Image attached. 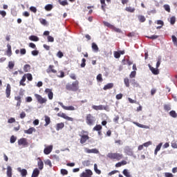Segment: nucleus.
Segmentation results:
<instances>
[{"label": "nucleus", "instance_id": "nucleus-49", "mask_svg": "<svg viewBox=\"0 0 177 177\" xmlns=\"http://www.w3.org/2000/svg\"><path fill=\"white\" fill-rule=\"evenodd\" d=\"M176 21V17H171L170 18V24H171L172 26H174V24H175Z\"/></svg>", "mask_w": 177, "mask_h": 177}, {"label": "nucleus", "instance_id": "nucleus-31", "mask_svg": "<svg viewBox=\"0 0 177 177\" xmlns=\"http://www.w3.org/2000/svg\"><path fill=\"white\" fill-rule=\"evenodd\" d=\"M7 176L12 177V167L10 166L7 167Z\"/></svg>", "mask_w": 177, "mask_h": 177}, {"label": "nucleus", "instance_id": "nucleus-63", "mask_svg": "<svg viewBox=\"0 0 177 177\" xmlns=\"http://www.w3.org/2000/svg\"><path fill=\"white\" fill-rule=\"evenodd\" d=\"M45 164L46 165H49L50 167H52V162L50 161V160H47L46 161H45Z\"/></svg>", "mask_w": 177, "mask_h": 177}, {"label": "nucleus", "instance_id": "nucleus-64", "mask_svg": "<svg viewBox=\"0 0 177 177\" xmlns=\"http://www.w3.org/2000/svg\"><path fill=\"white\" fill-rule=\"evenodd\" d=\"M165 177H174V174H172L171 173L167 172L165 174Z\"/></svg>", "mask_w": 177, "mask_h": 177}, {"label": "nucleus", "instance_id": "nucleus-13", "mask_svg": "<svg viewBox=\"0 0 177 177\" xmlns=\"http://www.w3.org/2000/svg\"><path fill=\"white\" fill-rule=\"evenodd\" d=\"M124 151L125 154H127V156H133V151L130 147H125Z\"/></svg>", "mask_w": 177, "mask_h": 177}, {"label": "nucleus", "instance_id": "nucleus-47", "mask_svg": "<svg viewBox=\"0 0 177 177\" xmlns=\"http://www.w3.org/2000/svg\"><path fill=\"white\" fill-rule=\"evenodd\" d=\"M164 9L166 10V12H168L169 13L171 12V8L169 7V5H164L163 6Z\"/></svg>", "mask_w": 177, "mask_h": 177}, {"label": "nucleus", "instance_id": "nucleus-55", "mask_svg": "<svg viewBox=\"0 0 177 177\" xmlns=\"http://www.w3.org/2000/svg\"><path fill=\"white\" fill-rule=\"evenodd\" d=\"M62 175H68V171L66 170V169H61Z\"/></svg>", "mask_w": 177, "mask_h": 177}, {"label": "nucleus", "instance_id": "nucleus-59", "mask_svg": "<svg viewBox=\"0 0 177 177\" xmlns=\"http://www.w3.org/2000/svg\"><path fill=\"white\" fill-rule=\"evenodd\" d=\"M171 147H173V149H177V142H176V141H172L171 142Z\"/></svg>", "mask_w": 177, "mask_h": 177}, {"label": "nucleus", "instance_id": "nucleus-45", "mask_svg": "<svg viewBox=\"0 0 177 177\" xmlns=\"http://www.w3.org/2000/svg\"><path fill=\"white\" fill-rule=\"evenodd\" d=\"M86 59L85 58H83L82 59V63L80 64V67H82V68H84V67H85V66H86Z\"/></svg>", "mask_w": 177, "mask_h": 177}, {"label": "nucleus", "instance_id": "nucleus-2", "mask_svg": "<svg viewBox=\"0 0 177 177\" xmlns=\"http://www.w3.org/2000/svg\"><path fill=\"white\" fill-rule=\"evenodd\" d=\"M107 157L110 160H116V161H120V160H122V158H124V155L119 153H109L107 154Z\"/></svg>", "mask_w": 177, "mask_h": 177}, {"label": "nucleus", "instance_id": "nucleus-41", "mask_svg": "<svg viewBox=\"0 0 177 177\" xmlns=\"http://www.w3.org/2000/svg\"><path fill=\"white\" fill-rule=\"evenodd\" d=\"M122 174H123V175H124V176L132 177V176H131V174H129V173L128 172V169H127L123 170Z\"/></svg>", "mask_w": 177, "mask_h": 177}, {"label": "nucleus", "instance_id": "nucleus-11", "mask_svg": "<svg viewBox=\"0 0 177 177\" xmlns=\"http://www.w3.org/2000/svg\"><path fill=\"white\" fill-rule=\"evenodd\" d=\"M44 92L46 93L49 100H52L53 99V92L52 91V89L46 88Z\"/></svg>", "mask_w": 177, "mask_h": 177}, {"label": "nucleus", "instance_id": "nucleus-15", "mask_svg": "<svg viewBox=\"0 0 177 177\" xmlns=\"http://www.w3.org/2000/svg\"><path fill=\"white\" fill-rule=\"evenodd\" d=\"M84 151H86V153H88V154H99V150H97V149H89L88 148H85Z\"/></svg>", "mask_w": 177, "mask_h": 177}, {"label": "nucleus", "instance_id": "nucleus-34", "mask_svg": "<svg viewBox=\"0 0 177 177\" xmlns=\"http://www.w3.org/2000/svg\"><path fill=\"white\" fill-rule=\"evenodd\" d=\"M102 128H103V127H102V125H100V124H97L96 126H95V127L93 128V131H102Z\"/></svg>", "mask_w": 177, "mask_h": 177}, {"label": "nucleus", "instance_id": "nucleus-37", "mask_svg": "<svg viewBox=\"0 0 177 177\" xmlns=\"http://www.w3.org/2000/svg\"><path fill=\"white\" fill-rule=\"evenodd\" d=\"M124 83L125 84V86H127V88H129V86H130L129 79L128 77H125L124 79Z\"/></svg>", "mask_w": 177, "mask_h": 177}, {"label": "nucleus", "instance_id": "nucleus-46", "mask_svg": "<svg viewBox=\"0 0 177 177\" xmlns=\"http://www.w3.org/2000/svg\"><path fill=\"white\" fill-rule=\"evenodd\" d=\"M171 39H172V42L174 43V45L175 46H177V38L176 37L175 35H172L171 36Z\"/></svg>", "mask_w": 177, "mask_h": 177}, {"label": "nucleus", "instance_id": "nucleus-16", "mask_svg": "<svg viewBox=\"0 0 177 177\" xmlns=\"http://www.w3.org/2000/svg\"><path fill=\"white\" fill-rule=\"evenodd\" d=\"M15 100L17 101L16 106L17 107V109L19 110L20 109V106H21V96H20V95L15 96Z\"/></svg>", "mask_w": 177, "mask_h": 177}, {"label": "nucleus", "instance_id": "nucleus-3", "mask_svg": "<svg viewBox=\"0 0 177 177\" xmlns=\"http://www.w3.org/2000/svg\"><path fill=\"white\" fill-rule=\"evenodd\" d=\"M95 122H96V118L91 113L87 114L86 116V123L87 125L92 127L95 125Z\"/></svg>", "mask_w": 177, "mask_h": 177}, {"label": "nucleus", "instance_id": "nucleus-62", "mask_svg": "<svg viewBox=\"0 0 177 177\" xmlns=\"http://www.w3.org/2000/svg\"><path fill=\"white\" fill-rule=\"evenodd\" d=\"M26 102L27 103H31V102H32V97H27L26 98Z\"/></svg>", "mask_w": 177, "mask_h": 177}, {"label": "nucleus", "instance_id": "nucleus-35", "mask_svg": "<svg viewBox=\"0 0 177 177\" xmlns=\"http://www.w3.org/2000/svg\"><path fill=\"white\" fill-rule=\"evenodd\" d=\"M125 10L127 12H129L130 13H133V12H135V8H132L131 6L126 7Z\"/></svg>", "mask_w": 177, "mask_h": 177}, {"label": "nucleus", "instance_id": "nucleus-8", "mask_svg": "<svg viewBox=\"0 0 177 177\" xmlns=\"http://www.w3.org/2000/svg\"><path fill=\"white\" fill-rule=\"evenodd\" d=\"M46 73L48 74H50V73H52L53 74H56L57 73V71L55 69L54 65H49L48 68L46 69Z\"/></svg>", "mask_w": 177, "mask_h": 177}, {"label": "nucleus", "instance_id": "nucleus-38", "mask_svg": "<svg viewBox=\"0 0 177 177\" xmlns=\"http://www.w3.org/2000/svg\"><path fill=\"white\" fill-rule=\"evenodd\" d=\"M169 116L172 117L173 118H176L177 117V114H176V111H171L169 113Z\"/></svg>", "mask_w": 177, "mask_h": 177}, {"label": "nucleus", "instance_id": "nucleus-53", "mask_svg": "<svg viewBox=\"0 0 177 177\" xmlns=\"http://www.w3.org/2000/svg\"><path fill=\"white\" fill-rule=\"evenodd\" d=\"M39 21H40L41 24H42L43 26H46V24H48L46 19H40Z\"/></svg>", "mask_w": 177, "mask_h": 177}, {"label": "nucleus", "instance_id": "nucleus-28", "mask_svg": "<svg viewBox=\"0 0 177 177\" xmlns=\"http://www.w3.org/2000/svg\"><path fill=\"white\" fill-rule=\"evenodd\" d=\"M26 75H24L21 80L19 82V85H21L22 86H26V83H24L26 82Z\"/></svg>", "mask_w": 177, "mask_h": 177}, {"label": "nucleus", "instance_id": "nucleus-1", "mask_svg": "<svg viewBox=\"0 0 177 177\" xmlns=\"http://www.w3.org/2000/svg\"><path fill=\"white\" fill-rule=\"evenodd\" d=\"M66 91H71L72 92H77L78 89H80V82L78 80H76L75 82H73L72 84L68 83L66 85Z\"/></svg>", "mask_w": 177, "mask_h": 177}, {"label": "nucleus", "instance_id": "nucleus-22", "mask_svg": "<svg viewBox=\"0 0 177 177\" xmlns=\"http://www.w3.org/2000/svg\"><path fill=\"white\" fill-rule=\"evenodd\" d=\"M64 128V123L60 122L56 124L55 129L56 131H60V129H63Z\"/></svg>", "mask_w": 177, "mask_h": 177}, {"label": "nucleus", "instance_id": "nucleus-50", "mask_svg": "<svg viewBox=\"0 0 177 177\" xmlns=\"http://www.w3.org/2000/svg\"><path fill=\"white\" fill-rule=\"evenodd\" d=\"M15 67V62H8V68L10 69V70H13V68Z\"/></svg>", "mask_w": 177, "mask_h": 177}, {"label": "nucleus", "instance_id": "nucleus-26", "mask_svg": "<svg viewBox=\"0 0 177 177\" xmlns=\"http://www.w3.org/2000/svg\"><path fill=\"white\" fill-rule=\"evenodd\" d=\"M113 86H114V84L109 83L104 86L103 89H104V91H107V89H111V88H113Z\"/></svg>", "mask_w": 177, "mask_h": 177}, {"label": "nucleus", "instance_id": "nucleus-43", "mask_svg": "<svg viewBox=\"0 0 177 177\" xmlns=\"http://www.w3.org/2000/svg\"><path fill=\"white\" fill-rule=\"evenodd\" d=\"M58 2L62 6H66V5H68V3L67 2V0H64V1L59 0Z\"/></svg>", "mask_w": 177, "mask_h": 177}, {"label": "nucleus", "instance_id": "nucleus-7", "mask_svg": "<svg viewBox=\"0 0 177 177\" xmlns=\"http://www.w3.org/2000/svg\"><path fill=\"white\" fill-rule=\"evenodd\" d=\"M93 175V173L91 169H86V171H84L80 174V177H91Z\"/></svg>", "mask_w": 177, "mask_h": 177}, {"label": "nucleus", "instance_id": "nucleus-4", "mask_svg": "<svg viewBox=\"0 0 177 177\" xmlns=\"http://www.w3.org/2000/svg\"><path fill=\"white\" fill-rule=\"evenodd\" d=\"M34 96L39 104H46V103L48 102L47 98L41 97V95L39 94L35 93Z\"/></svg>", "mask_w": 177, "mask_h": 177}, {"label": "nucleus", "instance_id": "nucleus-5", "mask_svg": "<svg viewBox=\"0 0 177 177\" xmlns=\"http://www.w3.org/2000/svg\"><path fill=\"white\" fill-rule=\"evenodd\" d=\"M57 117H60L61 118H64V120H66L67 121H74V118L67 116V115L63 112H59L57 114Z\"/></svg>", "mask_w": 177, "mask_h": 177}, {"label": "nucleus", "instance_id": "nucleus-60", "mask_svg": "<svg viewBox=\"0 0 177 177\" xmlns=\"http://www.w3.org/2000/svg\"><path fill=\"white\" fill-rule=\"evenodd\" d=\"M17 138L16 137H15V136H12L10 137V143H15V142H16V140Z\"/></svg>", "mask_w": 177, "mask_h": 177}, {"label": "nucleus", "instance_id": "nucleus-27", "mask_svg": "<svg viewBox=\"0 0 177 177\" xmlns=\"http://www.w3.org/2000/svg\"><path fill=\"white\" fill-rule=\"evenodd\" d=\"M39 175V170L36 168L33 170L31 177H38Z\"/></svg>", "mask_w": 177, "mask_h": 177}, {"label": "nucleus", "instance_id": "nucleus-51", "mask_svg": "<svg viewBox=\"0 0 177 177\" xmlns=\"http://www.w3.org/2000/svg\"><path fill=\"white\" fill-rule=\"evenodd\" d=\"M136 77V71H133L129 75L130 78H135Z\"/></svg>", "mask_w": 177, "mask_h": 177}, {"label": "nucleus", "instance_id": "nucleus-17", "mask_svg": "<svg viewBox=\"0 0 177 177\" xmlns=\"http://www.w3.org/2000/svg\"><path fill=\"white\" fill-rule=\"evenodd\" d=\"M52 150H53V146L50 145L44 149V154L48 156V154H50V153H52Z\"/></svg>", "mask_w": 177, "mask_h": 177}, {"label": "nucleus", "instance_id": "nucleus-20", "mask_svg": "<svg viewBox=\"0 0 177 177\" xmlns=\"http://www.w3.org/2000/svg\"><path fill=\"white\" fill-rule=\"evenodd\" d=\"M133 124H134V125H136V127H138V128H144L145 129H150V127L149 126L141 124L138 122H133Z\"/></svg>", "mask_w": 177, "mask_h": 177}, {"label": "nucleus", "instance_id": "nucleus-6", "mask_svg": "<svg viewBox=\"0 0 177 177\" xmlns=\"http://www.w3.org/2000/svg\"><path fill=\"white\" fill-rule=\"evenodd\" d=\"M18 145L19 146H23L24 147L28 146V142H27V138H20L18 140Z\"/></svg>", "mask_w": 177, "mask_h": 177}, {"label": "nucleus", "instance_id": "nucleus-39", "mask_svg": "<svg viewBox=\"0 0 177 177\" xmlns=\"http://www.w3.org/2000/svg\"><path fill=\"white\" fill-rule=\"evenodd\" d=\"M94 171L97 174V175H100L102 174V171L97 169V165H94Z\"/></svg>", "mask_w": 177, "mask_h": 177}, {"label": "nucleus", "instance_id": "nucleus-29", "mask_svg": "<svg viewBox=\"0 0 177 177\" xmlns=\"http://www.w3.org/2000/svg\"><path fill=\"white\" fill-rule=\"evenodd\" d=\"M29 39L30 41H33L35 42H38V41H39V38L35 35H31L30 37H29Z\"/></svg>", "mask_w": 177, "mask_h": 177}, {"label": "nucleus", "instance_id": "nucleus-14", "mask_svg": "<svg viewBox=\"0 0 177 177\" xmlns=\"http://www.w3.org/2000/svg\"><path fill=\"white\" fill-rule=\"evenodd\" d=\"M148 66L149 67V70H151V73L154 75H158V74H160V71H158V68H154L153 66H151V65L148 64Z\"/></svg>", "mask_w": 177, "mask_h": 177}, {"label": "nucleus", "instance_id": "nucleus-10", "mask_svg": "<svg viewBox=\"0 0 177 177\" xmlns=\"http://www.w3.org/2000/svg\"><path fill=\"white\" fill-rule=\"evenodd\" d=\"M92 109L93 110H96L97 111L99 110H107V109H109V106H103V105H99V106H96V105H93L92 106Z\"/></svg>", "mask_w": 177, "mask_h": 177}, {"label": "nucleus", "instance_id": "nucleus-19", "mask_svg": "<svg viewBox=\"0 0 177 177\" xmlns=\"http://www.w3.org/2000/svg\"><path fill=\"white\" fill-rule=\"evenodd\" d=\"M17 171H18V172H20L22 177L27 176L28 173H27V170L26 169H21V167H18Z\"/></svg>", "mask_w": 177, "mask_h": 177}, {"label": "nucleus", "instance_id": "nucleus-24", "mask_svg": "<svg viewBox=\"0 0 177 177\" xmlns=\"http://www.w3.org/2000/svg\"><path fill=\"white\" fill-rule=\"evenodd\" d=\"M38 160L39 161L37 162V165L39 167V169L42 170L44 169V162L39 158H38Z\"/></svg>", "mask_w": 177, "mask_h": 177}, {"label": "nucleus", "instance_id": "nucleus-36", "mask_svg": "<svg viewBox=\"0 0 177 177\" xmlns=\"http://www.w3.org/2000/svg\"><path fill=\"white\" fill-rule=\"evenodd\" d=\"M103 24L106 26V27H108V28H110L111 30L113 28V25H111V24L107 22V21H103Z\"/></svg>", "mask_w": 177, "mask_h": 177}, {"label": "nucleus", "instance_id": "nucleus-33", "mask_svg": "<svg viewBox=\"0 0 177 177\" xmlns=\"http://www.w3.org/2000/svg\"><path fill=\"white\" fill-rule=\"evenodd\" d=\"M138 18L140 23H145L146 21V17H145L143 15H138Z\"/></svg>", "mask_w": 177, "mask_h": 177}, {"label": "nucleus", "instance_id": "nucleus-30", "mask_svg": "<svg viewBox=\"0 0 177 177\" xmlns=\"http://www.w3.org/2000/svg\"><path fill=\"white\" fill-rule=\"evenodd\" d=\"M30 70H31V66L30 64H26L24 66V71L25 73H28V71H30Z\"/></svg>", "mask_w": 177, "mask_h": 177}, {"label": "nucleus", "instance_id": "nucleus-52", "mask_svg": "<svg viewBox=\"0 0 177 177\" xmlns=\"http://www.w3.org/2000/svg\"><path fill=\"white\" fill-rule=\"evenodd\" d=\"M114 57H115V59H120V57H121V55L120 54V52L115 51L114 53Z\"/></svg>", "mask_w": 177, "mask_h": 177}, {"label": "nucleus", "instance_id": "nucleus-56", "mask_svg": "<svg viewBox=\"0 0 177 177\" xmlns=\"http://www.w3.org/2000/svg\"><path fill=\"white\" fill-rule=\"evenodd\" d=\"M115 32H121V29L116 28L115 26H113V28H111Z\"/></svg>", "mask_w": 177, "mask_h": 177}, {"label": "nucleus", "instance_id": "nucleus-44", "mask_svg": "<svg viewBox=\"0 0 177 177\" xmlns=\"http://www.w3.org/2000/svg\"><path fill=\"white\" fill-rule=\"evenodd\" d=\"M45 9L47 12H50L51 9H53V6L52 4H48L45 6Z\"/></svg>", "mask_w": 177, "mask_h": 177}, {"label": "nucleus", "instance_id": "nucleus-21", "mask_svg": "<svg viewBox=\"0 0 177 177\" xmlns=\"http://www.w3.org/2000/svg\"><path fill=\"white\" fill-rule=\"evenodd\" d=\"M7 48L6 55L8 56V57H10V56H12V46H10V44H8Z\"/></svg>", "mask_w": 177, "mask_h": 177}, {"label": "nucleus", "instance_id": "nucleus-18", "mask_svg": "<svg viewBox=\"0 0 177 177\" xmlns=\"http://www.w3.org/2000/svg\"><path fill=\"white\" fill-rule=\"evenodd\" d=\"M86 140H89V136L88 135H82L80 138V143L84 145V143H86Z\"/></svg>", "mask_w": 177, "mask_h": 177}, {"label": "nucleus", "instance_id": "nucleus-32", "mask_svg": "<svg viewBox=\"0 0 177 177\" xmlns=\"http://www.w3.org/2000/svg\"><path fill=\"white\" fill-rule=\"evenodd\" d=\"M91 47L94 52H99V47L97 46V44H96V43H92Z\"/></svg>", "mask_w": 177, "mask_h": 177}, {"label": "nucleus", "instance_id": "nucleus-54", "mask_svg": "<svg viewBox=\"0 0 177 177\" xmlns=\"http://www.w3.org/2000/svg\"><path fill=\"white\" fill-rule=\"evenodd\" d=\"M64 56V54L62 51H58L57 53V57H59V59H62Z\"/></svg>", "mask_w": 177, "mask_h": 177}, {"label": "nucleus", "instance_id": "nucleus-57", "mask_svg": "<svg viewBox=\"0 0 177 177\" xmlns=\"http://www.w3.org/2000/svg\"><path fill=\"white\" fill-rule=\"evenodd\" d=\"M47 39H48V42H54V41H55V38H53V37L49 36V35L48 36Z\"/></svg>", "mask_w": 177, "mask_h": 177}, {"label": "nucleus", "instance_id": "nucleus-12", "mask_svg": "<svg viewBox=\"0 0 177 177\" xmlns=\"http://www.w3.org/2000/svg\"><path fill=\"white\" fill-rule=\"evenodd\" d=\"M59 104L64 109V110H68L69 111H74L75 110V108L73 106H66L63 104V102H59Z\"/></svg>", "mask_w": 177, "mask_h": 177}, {"label": "nucleus", "instance_id": "nucleus-42", "mask_svg": "<svg viewBox=\"0 0 177 177\" xmlns=\"http://www.w3.org/2000/svg\"><path fill=\"white\" fill-rule=\"evenodd\" d=\"M163 109L165 111H169L171 110V105L169 104H164Z\"/></svg>", "mask_w": 177, "mask_h": 177}, {"label": "nucleus", "instance_id": "nucleus-61", "mask_svg": "<svg viewBox=\"0 0 177 177\" xmlns=\"http://www.w3.org/2000/svg\"><path fill=\"white\" fill-rule=\"evenodd\" d=\"M145 147H149V146L151 145V141L147 142L142 145Z\"/></svg>", "mask_w": 177, "mask_h": 177}, {"label": "nucleus", "instance_id": "nucleus-58", "mask_svg": "<svg viewBox=\"0 0 177 177\" xmlns=\"http://www.w3.org/2000/svg\"><path fill=\"white\" fill-rule=\"evenodd\" d=\"M8 122V124H13V122H16V119H15V118H10Z\"/></svg>", "mask_w": 177, "mask_h": 177}, {"label": "nucleus", "instance_id": "nucleus-23", "mask_svg": "<svg viewBox=\"0 0 177 177\" xmlns=\"http://www.w3.org/2000/svg\"><path fill=\"white\" fill-rule=\"evenodd\" d=\"M35 131H36L35 128L30 127L28 130H24V133H27L28 135H31V133H32V132H35Z\"/></svg>", "mask_w": 177, "mask_h": 177}, {"label": "nucleus", "instance_id": "nucleus-48", "mask_svg": "<svg viewBox=\"0 0 177 177\" xmlns=\"http://www.w3.org/2000/svg\"><path fill=\"white\" fill-rule=\"evenodd\" d=\"M97 81L98 82H103V77H102V74L100 73L97 75Z\"/></svg>", "mask_w": 177, "mask_h": 177}, {"label": "nucleus", "instance_id": "nucleus-40", "mask_svg": "<svg viewBox=\"0 0 177 177\" xmlns=\"http://www.w3.org/2000/svg\"><path fill=\"white\" fill-rule=\"evenodd\" d=\"M24 75L26 77L28 81H32V75L31 73H26Z\"/></svg>", "mask_w": 177, "mask_h": 177}, {"label": "nucleus", "instance_id": "nucleus-25", "mask_svg": "<svg viewBox=\"0 0 177 177\" xmlns=\"http://www.w3.org/2000/svg\"><path fill=\"white\" fill-rule=\"evenodd\" d=\"M44 120H45V124H44V127H48V125H49V124H50V118L48 115H45L44 116Z\"/></svg>", "mask_w": 177, "mask_h": 177}, {"label": "nucleus", "instance_id": "nucleus-9", "mask_svg": "<svg viewBox=\"0 0 177 177\" xmlns=\"http://www.w3.org/2000/svg\"><path fill=\"white\" fill-rule=\"evenodd\" d=\"M12 92V86L8 84L6 88V96L8 99H10V93Z\"/></svg>", "mask_w": 177, "mask_h": 177}]
</instances>
